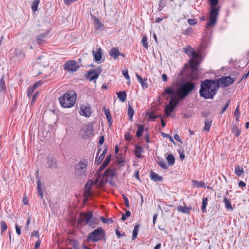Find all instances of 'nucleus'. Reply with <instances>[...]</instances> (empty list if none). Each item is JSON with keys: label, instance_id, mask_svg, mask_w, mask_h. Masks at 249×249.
Returning <instances> with one entry per match:
<instances>
[{"label": "nucleus", "instance_id": "obj_1", "mask_svg": "<svg viewBox=\"0 0 249 249\" xmlns=\"http://www.w3.org/2000/svg\"><path fill=\"white\" fill-rule=\"evenodd\" d=\"M183 50L189 57H192L189 61L191 71L190 77L191 79H196L198 76L196 75V71L197 70L199 64L201 62V55L189 45L187 46L186 48H184Z\"/></svg>", "mask_w": 249, "mask_h": 249}, {"label": "nucleus", "instance_id": "obj_2", "mask_svg": "<svg viewBox=\"0 0 249 249\" xmlns=\"http://www.w3.org/2000/svg\"><path fill=\"white\" fill-rule=\"evenodd\" d=\"M218 90V86L215 80H205L201 82L199 94L204 99H213Z\"/></svg>", "mask_w": 249, "mask_h": 249}, {"label": "nucleus", "instance_id": "obj_3", "mask_svg": "<svg viewBox=\"0 0 249 249\" xmlns=\"http://www.w3.org/2000/svg\"><path fill=\"white\" fill-rule=\"evenodd\" d=\"M195 89V84L190 81L179 84L177 91L178 99L181 101L185 98Z\"/></svg>", "mask_w": 249, "mask_h": 249}, {"label": "nucleus", "instance_id": "obj_4", "mask_svg": "<svg viewBox=\"0 0 249 249\" xmlns=\"http://www.w3.org/2000/svg\"><path fill=\"white\" fill-rule=\"evenodd\" d=\"M76 93L72 90L67 92L59 98L61 106L63 107L70 108L73 107L76 102Z\"/></svg>", "mask_w": 249, "mask_h": 249}, {"label": "nucleus", "instance_id": "obj_5", "mask_svg": "<svg viewBox=\"0 0 249 249\" xmlns=\"http://www.w3.org/2000/svg\"><path fill=\"white\" fill-rule=\"evenodd\" d=\"M105 231L102 227H100L89 233L88 239L93 242H96L100 240L105 239Z\"/></svg>", "mask_w": 249, "mask_h": 249}, {"label": "nucleus", "instance_id": "obj_6", "mask_svg": "<svg viewBox=\"0 0 249 249\" xmlns=\"http://www.w3.org/2000/svg\"><path fill=\"white\" fill-rule=\"evenodd\" d=\"M88 162L83 160L75 165V175L76 178H83L86 177V171Z\"/></svg>", "mask_w": 249, "mask_h": 249}, {"label": "nucleus", "instance_id": "obj_7", "mask_svg": "<svg viewBox=\"0 0 249 249\" xmlns=\"http://www.w3.org/2000/svg\"><path fill=\"white\" fill-rule=\"evenodd\" d=\"M92 217L93 213L92 211H89L87 213H81L77 220L78 224H82L85 223L88 224L89 226H92L95 224Z\"/></svg>", "mask_w": 249, "mask_h": 249}, {"label": "nucleus", "instance_id": "obj_8", "mask_svg": "<svg viewBox=\"0 0 249 249\" xmlns=\"http://www.w3.org/2000/svg\"><path fill=\"white\" fill-rule=\"evenodd\" d=\"M219 10L220 8L219 7H213L211 9L210 11L209 21L206 26V28L213 27L216 24Z\"/></svg>", "mask_w": 249, "mask_h": 249}, {"label": "nucleus", "instance_id": "obj_9", "mask_svg": "<svg viewBox=\"0 0 249 249\" xmlns=\"http://www.w3.org/2000/svg\"><path fill=\"white\" fill-rule=\"evenodd\" d=\"M234 81V78H231L230 76H222L221 78L215 80L218 86V89L220 87L222 88H225L232 84Z\"/></svg>", "mask_w": 249, "mask_h": 249}, {"label": "nucleus", "instance_id": "obj_10", "mask_svg": "<svg viewBox=\"0 0 249 249\" xmlns=\"http://www.w3.org/2000/svg\"><path fill=\"white\" fill-rule=\"evenodd\" d=\"M179 101L180 100L174 97L171 99L168 105L165 108V113L166 116H169L170 113L174 110L175 107L178 106Z\"/></svg>", "mask_w": 249, "mask_h": 249}, {"label": "nucleus", "instance_id": "obj_11", "mask_svg": "<svg viewBox=\"0 0 249 249\" xmlns=\"http://www.w3.org/2000/svg\"><path fill=\"white\" fill-rule=\"evenodd\" d=\"M79 68V66L77 64L76 62L74 60L67 61L63 66L64 70L69 72H75Z\"/></svg>", "mask_w": 249, "mask_h": 249}, {"label": "nucleus", "instance_id": "obj_12", "mask_svg": "<svg viewBox=\"0 0 249 249\" xmlns=\"http://www.w3.org/2000/svg\"><path fill=\"white\" fill-rule=\"evenodd\" d=\"M83 132V136L85 139L88 138L92 136L93 133V127L92 124L84 125L81 129Z\"/></svg>", "mask_w": 249, "mask_h": 249}, {"label": "nucleus", "instance_id": "obj_13", "mask_svg": "<svg viewBox=\"0 0 249 249\" xmlns=\"http://www.w3.org/2000/svg\"><path fill=\"white\" fill-rule=\"evenodd\" d=\"M46 166L48 168L52 169H56L57 167V162L55 158L52 155H49L46 158Z\"/></svg>", "mask_w": 249, "mask_h": 249}, {"label": "nucleus", "instance_id": "obj_14", "mask_svg": "<svg viewBox=\"0 0 249 249\" xmlns=\"http://www.w3.org/2000/svg\"><path fill=\"white\" fill-rule=\"evenodd\" d=\"M101 69L98 68L95 70H90L88 71L86 78L90 81L96 79L99 77V74L101 72Z\"/></svg>", "mask_w": 249, "mask_h": 249}, {"label": "nucleus", "instance_id": "obj_15", "mask_svg": "<svg viewBox=\"0 0 249 249\" xmlns=\"http://www.w3.org/2000/svg\"><path fill=\"white\" fill-rule=\"evenodd\" d=\"M80 109V114L83 116L88 117L91 114V107L89 106L82 105Z\"/></svg>", "mask_w": 249, "mask_h": 249}, {"label": "nucleus", "instance_id": "obj_16", "mask_svg": "<svg viewBox=\"0 0 249 249\" xmlns=\"http://www.w3.org/2000/svg\"><path fill=\"white\" fill-rule=\"evenodd\" d=\"M109 54L113 59H116L119 54H120V52L118 48L113 47L110 50Z\"/></svg>", "mask_w": 249, "mask_h": 249}, {"label": "nucleus", "instance_id": "obj_17", "mask_svg": "<svg viewBox=\"0 0 249 249\" xmlns=\"http://www.w3.org/2000/svg\"><path fill=\"white\" fill-rule=\"evenodd\" d=\"M95 60L99 61L101 60L102 57V50L101 48L97 49V52L94 50L92 51Z\"/></svg>", "mask_w": 249, "mask_h": 249}, {"label": "nucleus", "instance_id": "obj_18", "mask_svg": "<svg viewBox=\"0 0 249 249\" xmlns=\"http://www.w3.org/2000/svg\"><path fill=\"white\" fill-rule=\"evenodd\" d=\"M150 177L151 179L154 181H162L163 180V178L161 176H159L153 171L150 172Z\"/></svg>", "mask_w": 249, "mask_h": 249}, {"label": "nucleus", "instance_id": "obj_19", "mask_svg": "<svg viewBox=\"0 0 249 249\" xmlns=\"http://www.w3.org/2000/svg\"><path fill=\"white\" fill-rule=\"evenodd\" d=\"M143 152V149L142 146L137 144L135 145L134 154L135 156L138 158H141V154Z\"/></svg>", "mask_w": 249, "mask_h": 249}, {"label": "nucleus", "instance_id": "obj_20", "mask_svg": "<svg viewBox=\"0 0 249 249\" xmlns=\"http://www.w3.org/2000/svg\"><path fill=\"white\" fill-rule=\"evenodd\" d=\"M91 17L92 19L94 21L95 29L96 30H102L103 25L100 20L97 18L95 16H91Z\"/></svg>", "mask_w": 249, "mask_h": 249}, {"label": "nucleus", "instance_id": "obj_21", "mask_svg": "<svg viewBox=\"0 0 249 249\" xmlns=\"http://www.w3.org/2000/svg\"><path fill=\"white\" fill-rule=\"evenodd\" d=\"M136 76L138 81L141 83L143 89H146L148 87V85L146 82V81L147 80V79H143L138 74H136Z\"/></svg>", "mask_w": 249, "mask_h": 249}, {"label": "nucleus", "instance_id": "obj_22", "mask_svg": "<svg viewBox=\"0 0 249 249\" xmlns=\"http://www.w3.org/2000/svg\"><path fill=\"white\" fill-rule=\"evenodd\" d=\"M191 209V207H182L181 206H178L177 208V210L178 212L186 214H189Z\"/></svg>", "mask_w": 249, "mask_h": 249}, {"label": "nucleus", "instance_id": "obj_23", "mask_svg": "<svg viewBox=\"0 0 249 249\" xmlns=\"http://www.w3.org/2000/svg\"><path fill=\"white\" fill-rule=\"evenodd\" d=\"M192 183L193 186L196 188L205 187V183L202 181H198L197 180H193L192 181Z\"/></svg>", "mask_w": 249, "mask_h": 249}, {"label": "nucleus", "instance_id": "obj_24", "mask_svg": "<svg viewBox=\"0 0 249 249\" xmlns=\"http://www.w3.org/2000/svg\"><path fill=\"white\" fill-rule=\"evenodd\" d=\"M137 126L138 127L136 134V136L139 138L142 136V132L144 131V125L141 124H137Z\"/></svg>", "mask_w": 249, "mask_h": 249}, {"label": "nucleus", "instance_id": "obj_25", "mask_svg": "<svg viewBox=\"0 0 249 249\" xmlns=\"http://www.w3.org/2000/svg\"><path fill=\"white\" fill-rule=\"evenodd\" d=\"M48 34V32H44L41 33L38 35L36 37V41L39 45H40L42 42L43 41L44 38L46 37Z\"/></svg>", "mask_w": 249, "mask_h": 249}, {"label": "nucleus", "instance_id": "obj_26", "mask_svg": "<svg viewBox=\"0 0 249 249\" xmlns=\"http://www.w3.org/2000/svg\"><path fill=\"white\" fill-rule=\"evenodd\" d=\"M68 245H71L73 249H80L78 245V241L75 239H69Z\"/></svg>", "mask_w": 249, "mask_h": 249}, {"label": "nucleus", "instance_id": "obj_27", "mask_svg": "<svg viewBox=\"0 0 249 249\" xmlns=\"http://www.w3.org/2000/svg\"><path fill=\"white\" fill-rule=\"evenodd\" d=\"M104 110L109 125H111L112 124V120L110 111L109 109H106L105 107L104 108Z\"/></svg>", "mask_w": 249, "mask_h": 249}, {"label": "nucleus", "instance_id": "obj_28", "mask_svg": "<svg viewBox=\"0 0 249 249\" xmlns=\"http://www.w3.org/2000/svg\"><path fill=\"white\" fill-rule=\"evenodd\" d=\"M117 94L118 97L121 102H124L125 101L126 98V94L125 91H124L119 92Z\"/></svg>", "mask_w": 249, "mask_h": 249}, {"label": "nucleus", "instance_id": "obj_29", "mask_svg": "<svg viewBox=\"0 0 249 249\" xmlns=\"http://www.w3.org/2000/svg\"><path fill=\"white\" fill-rule=\"evenodd\" d=\"M157 162L159 165L162 169H167L168 168L166 163L163 159L158 158Z\"/></svg>", "mask_w": 249, "mask_h": 249}, {"label": "nucleus", "instance_id": "obj_30", "mask_svg": "<svg viewBox=\"0 0 249 249\" xmlns=\"http://www.w3.org/2000/svg\"><path fill=\"white\" fill-rule=\"evenodd\" d=\"M166 160H167L168 164L169 165L171 166V165H173L175 163V157L171 154H169L167 156V157H166Z\"/></svg>", "mask_w": 249, "mask_h": 249}, {"label": "nucleus", "instance_id": "obj_31", "mask_svg": "<svg viewBox=\"0 0 249 249\" xmlns=\"http://www.w3.org/2000/svg\"><path fill=\"white\" fill-rule=\"evenodd\" d=\"M208 198L207 197L203 198L202 199L201 211L203 213H206V207L208 204Z\"/></svg>", "mask_w": 249, "mask_h": 249}, {"label": "nucleus", "instance_id": "obj_32", "mask_svg": "<svg viewBox=\"0 0 249 249\" xmlns=\"http://www.w3.org/2000/svg\"><path fill=\"white\" fill-rule=\"evenodd\" d=\"M223 202L225 203V207L227 209L229 210H233V208L232 207L231 202L229 200L227 199L226 197H225L224 198Z\"/></svg>", "mask_w": 249, "mask_h": 249}, {"label": "nucleus", "instance_id": "obj_33", "mask_svg": "<svg viewBox=\"0 0 249 249\" xmlns=\"http://www.w3.org/2000/svg\"><path fill=\"white\" fill-rule=\"evenodd\" d=\"M114 176V171L113 170L108 168L107 169L104 173V176L107 177H113Z\"/></svg>", "mask_w": 249, "mask_h": 249}, {"label": "nucleus", "instance_id": "obj_34", "mask_svg": "<svg viewBox=\"0 0 249 249\" xmlns=\"http://www.w3.org/2000/svg\"><path fill=\"white\" fill-rule=\"evenodd\" d=\"M101 150V148H100L98 150V152H97V153L96 158L95 159V162L97 163V165H98L100 163H101V162L104 160V159L105 158V156H104L103 155H102V154L98 158H97V156H98V154H99Z\"/></svg>", "mask_w": 249, "mask_h": 249}, {"label": "nucleus", "instance_id": "obj_35", "mask_svg": "<svg viewBox=\"0 0 249 249\" xmlns=\"http://www.w3.org/2000/svg\"><path fill=\"white\" fill-rule=\"evenodd\" d=\"M231 131L235 134L237 137H238L241 133V129L236 126V125H234L231 128Z\"/></svg>", "mask_w": 249, "mask_h": 249}, {"label": "nucleus", "instance_id": "obj_36", "mask_svg": "<svg viewBox=\"0 0 249 249\" xmlns=\"http://www.w3.org/2000/svg\"><path fill=\"white\" fill-rule=\"evenodd\" d=\"M212 124V121L210 120H207L205 122V125L204 127V130L206 131H209L210 127Z\"/></svg>", "mask_w": 249, "mask_h": 249}, {"label": "nucleus", "instance_id": "obj_37", "mask_svg": "<svg viewBox=\"0 0 249 249\" xmlns=\"http://www.w3.org/2000/svg\"><path fill=\"white\" fill-rule=\"evenodd\" d=\"M139 229V225H136L134 227L133 231V234H132V240H135V238L137 237L138 233V231Z\"/></svg>", "mask_w": 249, "mask_h": 249}, {"label": "nucleus", "instance_id": "obj_38", "mask_svg": "<svg viewBox=\"0 0 249 249\" xmlns=\"http://www.w3.org/2000/svg\"><path fill=\"white\" fill-rule=\"evenodd\" d=\"M235 174L238 177L241 176L244 173L243 168L242 167H239V166H236L235 169Z\"/></svg>", "mask_w": 249, "mask_h": 249}, {"label": "nucleus", "instance_id": "obj_39", "mask_svg": "<svg viewBox=\"0 0 249 249\" xmlns=\"http://www.w3.org/2000/svg\"><path fill=\"white\" fill-rule=\"evenodd\" d=\"M40 2V0H35L32 4V9L33 12H36L37 10V7Z\"/></svg>", "mask_w": 249, "mask_h": 249}, {"label": "nucleus", "instance_id": "obj_40", "mask_svg": "<svg viewBox=\"0 0 249 249\" xmlns=\"http://www.w3.org/2000/svg\"><path fill=\"white\" fill-rule=\"evenodd\" d=\"M127 113H128V116L129 117V120L130 121H132V117H133L134 113V109H133V108L131 107V106H128Z\"/></svg>", "mask_w": 249, "mask_h": 249}, {"label": "nucleus", "instance_id": "obj_41", "mask_svg": "<svg viewBox=\"0 0 249 249\" xmlns=\"http://www.w3.org/2000/svg\"><path fill=\"white\" fill-rule=\"evenodd\" d=\"M5 81L4 80V77L2 76L0 80V92L4 90L5 89Z\"/></svg>", "mask_w": 249, "mask_h": 249}, {"label": "nucleus", "instance_id": "obj_42", "mask_svg": "<svg viewBox=\"0 0 249 249\" xmlns=\"http://www.w3.org/2000/svg\"><path fill=\"white\" fill-rule=\"evenodd\" d=\"M0 226H1V235H2L3 233L5 231V230L7 229V226L6 223L4 221H1L0 222Z\"/></svg>", "mask_w": 249, "mask_h": 249}, {"label": "nucleus", "instance_id": "obj_43", "mask_svg": "<svg viewBox=\"0 0 249 249\" xmlns=\"http://www.w3.org/2000/svg\"><path fill=\"white\" fill-rule=\"evenodd\" d=\"M36 89L32 86L29 87L27 91V94L29 98H31L32 96Z\"/></svg>", "mask_w": 249, "mask_h": 249}, {"label": "nucleus", "instance_id": "obj_44", "mask_svg": "<svg viewBox=\"0 0 249 249\" xmlns=\"http://www.w3.org/2000/svg\"><path fill=\"white\" fill-rule=\"evenodd\" d=\"M91 187V185H90V184H89V183H87L85 185V193L87 195H90Z\"/></svg>", "mask_w": 249, "mask_h": 249}, {"label": "nucleus", "instance_id": "obj_45", "mask_svg": "<svg viewBox=\"0 0 249 249\" xmlns=\"http://www.w3.org/2000/svg\"><path fill=\"white\" fill-rule=\"evenodd\" d=\"M142 46L146 49H147L148 48V44H147V37L146 36H143L142 38Z\"/></svg>", "mask_w": 249, "mask_h": 249}, {"label": "nucleus", "instance_id": "obj_46", "mask_svg": "<svg viewBox=\"0 0 249 249\" xmlns=\"http://www.w3.org/2000/svg\"><path fill=\"white\" fill-rule=\"evenodd\" d=\"M100 219L104 223L108 224L113 222L111 218H106L103 216H101Z\"/></svg>", "mask_w": 249, "mask_h": 249}, {"label": "nucleus", "instance_id": "obj_47", "mask_svg": "<svg viewBox=\"0 0 249 249\" xmlns=\"http://www.w3.org/2000/svg\"><path fill=\"white\" fill-rule=\"evenodd\" d=\"M219 0H209V3L211 5V8L216 7V6L218 3Z\"/></svg>", "mask_w": 249, "mask_h": 249}, {"label": "nucleus", "instance_id": "obj_48", "mask_svg": "<svg viewBox=\"0 0 249 249\" xmlns=\"http://www.w3.org/2000/svg\"><path fill=\"white\" fill-rule=\"evenodd\" d=\"M124 210L126 211L125 213L124 214H123L121 218L123 221H124L126 219V217H129L131 214L129 211H127L125 209Z\"/></svg>", "mask_w": 249, "mask_h": 249}, {"label": "nucleus", "instance_id": "obj_49", "mask_svg": "<svg viewBox=\"0 0 249 249\" xmlns=\"http://www.w3.org/2000/svg\"><path fill=\"white\" fill-rule=\"evenodd\" d=\"M165 92L171 96H173L174 94V90L170 88L166 89H165Z\"/></svg>", "mask_w": 249, "mask_h": 249}, {"label": "nucleus", "instance_id": "obj_50", "mask_svg": "<svg viewBox=\"0 0 249 249\" xmlns=\"http://www.w3.org/2000/svg\"><path fill=\"white\" fill-rule=\"evenodd\" d=\"M38 93V91H36L35 94L31 96L32 100L31 102V105H33L36 101V96Z\"/></svg>", "mask_w": 249, "mask_h": 249}, {"label": "nucleus", "instance_id": "obj_51", "mask_svg": "<svg viewBox=\"0 0 249 249\" xmlns=\"http://www.w3.org/2000/svg\"><path fill=\"white\" fill-rule=\"evenodd\" d=\"M230 101H228L227 102V103L225 105L224 107L221 110V111L220 112V113L221 114H222L223 113H224V112L225 111L226 109L229 106V104H230Z\"/></svg>", "mask_w": 249, "mask_h": 249}, {"label": "nucleus", "instance_id": "obj_52", "mask_svg": "<svg viewBox=\"0 0 249 249\" xmlns=\"http://www.w3.org/2000/svg\"><path fill=\"white\" fill-rule=\"evenodd\" d=\"M188 23L190 25H196L197 23V20L196 19H189L188 20Z\"/></svg>", "mask_w": 249, "mask_h": 249}, {"label": "nucleus", "instance_id": "obj_53", "mask_svg": "<svg viewBox=\"0 0 249 249\" xmlns=\"http://www.w3.org/2000/svg\"><path fill=\"white\" fill-rule=\"evenodd\" d=\"M123 198L124 200V204H125V206L127 207V208H129V201H128V198L126 197V196H125V195H123Z\"/></svg>", "mask_w": 249, "mask_h": 249}, {"label": "nucleus", "instance_id": "obj_54", "mask_svg": "<svg viewBox=\"0 0 249 249\" xmlns=\"http://www.w3.org/2000/svg\"><path fill=\"white\" fill-rule=\"evenodd\" d=\"M123 74L125 78L127 80L130 79V77L128 74V71L127 70H124L123 71Z\"/></svg>", "mask_w": 249, "mask_h": 249}, {"label": "nucleus", "instance_id": "obj_55", "mask_svg": "<svg viewBox=\"0 0 249 249\" xmlns=\"http://www.w3.org/2000/svg\"><path fill=\"white\" fill-rule=\"evenodd\" d=\"M107 165L108 164H107L104 162H103L101 167L98 169V170L97 171V172H98L99 173L100 172H101L103 169H104L107 166Z\"/></svg>", "mask_w": 249, "mask_h": 249}, {"label": "nucleus", "instance_id": "obj_56", "mask_svg": "<svg viewBox=\"0 0 249 249\" xmlns=\"http://www.w3.org/2000/svg\"><path fill=\"white\" fill-rule=\"evenodd\" d=\"M107 165L108 164H107L104 162H103L101 167L98 169V170L97 171V172H98L99 173L100 172H101L103 169H104L107 166Z\"/></svg>", "mask_w": 249, "mask_h": 249}, {"label": "nucleus", "instance_id": "obj_57", "mask_svg": "<svg viewBox=\"0 0 249 249\" xmlns=\"http://www.w3.org/2000/svg\"><path fill=\"white\" fill-rule=\"evenodd\" d=\"M107 165L108 164H107L104 162H103L101 167L98 169V170L97 171V172H98L99 173L100 172H101L103 169H104L107 166Z\"/></svg>", "mask_w": 249, "mask_h": 249}, {"label": "nucleus", "instance_id": "obj_58", "mask_svg": "<svg viewBox=\"0 0 249 249\" xmlns=\"http://www.w3.org/2000/svg\"><path fill=\"white\" fill-rule=\"evenodd\" d=\"M107 165L108 164H107L104 162H103L101 167L98 169V170L97 171V172H98L99 173L100 172H101L103 169H104L107 166Z\"/></svg>", "mask_w": 249, "mask_h": 249}, {"label": "nucleus", "instance_id": "obj_59", "mask_svg": "<svg viewBox=\"0 0 249 249\" xmlns=\"http://www.w3.org/2000/svg\"><path fill=\"white\" fill-rule=\"evenodd\" d=\"M107 165L108 164H107L104 162H103L101 167L98 169V170L97 171V172H98L99 173L100 172H101L103 169H104L107 166Z\"/></svg>", "mask_w": 249, "mask_h": 249}, {"label": "nucleus", "instance_id": "obj_60", "mask_svg": "<svg viewBox=\"0 0 249 249\" xmlns=\"http://www.w3.org/2000/svg\"><path fill=\"white\" fill-rule=\"evenodd\" d=\"M107 165L108 164H107L104 162H103L101 167L98 169V170L97 171V172H98L99 173L100 172H101L103 169H104L107 166Z\"/></svg>", "mask_w": 249, "mask_h": 249}, {"label": "nucleus", "instance_id": "obj_61", "mask_svg": "<svg viewBox=\"0 0 249 249\" xmlns=\"http://www.w3.org/2000/svg\"><path fill=\"white\" fill-rule=\"evenodd\" d=\"M107 165L108 164H107L104 162H103L101 167L98 169V170L97 171V172H98L99 173L100 172H101L103 169H104L107 166Z\"/></svg>", "mask_w": 249, "mask_h": 249}, {"label": "nucleus", "instance_id": "obj_62", "mask_svg": "<svg viewBox=\"0 0 249 249\" xmlns=\"http://www.w3.org/2000/svg\"><path fill=\"white\" fill-rule=\"evenodd\" d=\"M111 154H110L109 155L107 156L105 160L103 162L107 164H108V163H109L110 160H111Z\"/></svg>", "mask_w": 249, "mask_h": 249}, {"label": "nucleus", "instance_id": "obj_63", "mask_svg": "<svg viewBox=\"0 0 249 249\" xmlns=\"http://www.w3.org/2000/svg\"><path fill=\"white\" fill-rule=\"evenodd\" d=\"M116 234L117 235L118 238H120V237L123 236H125V234L124 232L122 234H121L120 231L117 229L116 230Z\"/></svg>", "mask_w": 249, "mask_h": 249}, {"label": "nucleus", "instance_id": "obj_64", "mask_svg": "<svg viewBox=\"0 0 249 249\" xmlns=\"http://www.w3.org/2000/svg\"><path fill=\"white\" fill-rule=\"evenodd\" d=\"M186 69H187V70L189 69L188 67L187 64L184 65V68L182 69V71H180V72L179 73V75L183 76V73L185 71Z\"/></svg>", "mask_w": 249, "mask_h": 249}]
</instances>
